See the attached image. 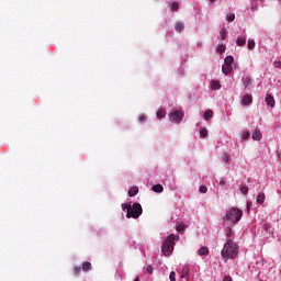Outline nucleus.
I'll return each instance as SVG.
<instances>
[{"instance_id": "22", "label": "nucleus", "mask_w": 281, "mask_h": 281, "mask_svg": "<svg viewBox=\"0 0 281 281\" xmlns=\"http://www.w3.org/2000/svg\"><path fill=\"white\" fill-rule=\"evenodd\" d=\"M234 19H236V15L234 13H228L226 16V20L228 21V23H232Z\"/></svg>"}, {"instance_id": "15", "label": "nucleus", "mask_w": 281, "mask_h": 281, "mask_svg": "<svg viewBox=\"0 0 281 281\" xmlns=\"http://www.w3.org/2000/svg\"><path fill=\"white\" fill-rule=\"evenodd\" d=\"M213 115H214V112L212 110H207L206 112H204L203 117L204 120L209 121V120H212Z\"/></svg>"}, {"instance_id": "27", "label": "nucleus", "mask_w": 281, "mask_h": 281, "mask_svg": "<svg viewBox=\"0 0 281 281\" xmlns=\"http://www.w3.org/2000/svg\"><path fill=\"white\" fill-rule=\"evenodd\" d=\"M241 194H248L249 193V188H247L246 186H243L239 188Z\"/></svg>"}, {"instance_id": "5", "label": "nucleus", "mask_w": 281, "mask_h": 281, "mask_svg": "<svg viewBox=\"0 0 281 281\" xmlns=\"http://www.w3.org/2000/svg\"><path fill=\"white\" fill-rule=\"evenodd\" d=\"M232 65H234V57L233 56H227L224 59V65L222 66V71L227 76L233 69Z\"/></svg>"}, {"instance_id": "8", "label": "nucleus", "mask_w": 281, "mask_h": 281, "mask_svg": "<svg viewBox=\"0 0 281 281\" xmlns=\"http://www.w3.org/2000/svg\"><path fill=\"white\" fill-rule=\"evenodd\" d=\"M265 102L267 106H270V109H273L276 106V99L271 94L266 95Z\"/></svg>"}, {"instance_id": "4", "label": "nucleus", "mask_w": 281, "mask_h": 281, "mask_svg": "<svg viewBox=\"0 0 281 281\" xmlns=\"http://www.w3.org/2000/svg\"><path fill=\"white\" fill-rule=\"evenodd\" d=\"M142 212H143L142 204L134 203L133 205L127 206L126 217L127 218H138L142 216Z\"/></svg>"}, {"instance_id": "12", "label": "nucleus", "mask_w": 281, "mask_h": 281, "mask_svg": "<svg viewBox=\"0 0 281 281\" xmlns=\"http://www.w3.org/2000/svg\"><path fill=\"white\" fill-rule=\"evenodd\" d=\"M211 89H213V91L221 89V82L216 80L211 81Z\"/></svg>"}, {"instance_id": "29", "label": "nucleus", "mask_w": 281, "mask_h": 281, "mask_svg": "<svg viewBox=\"0 0 281 281\" xmlns=\"http://www.w3.org/2000/svg\"><path fill=\"white\" fill-rule=\"evenodd\" d=\"M171 10H172V12H177V11L179 10V3L173 2V3L171 4Z\"/></svg>"}, {"instance_id": "35", "label": "nucleus", "mask_w": 281, "mask_h": 281, "mask_svg": "<svg viewBox=\"0 0 281 281\" xmlns=\"http://www.w3.org/2000/svg\"><path fill=\"white\" fill-rule=\"evenodd\" d=\"M243 137H244V139H249V133L248 132H244L243 133Z\"/></svg>"}, {"instance_id": "37", "label": "nucleus", "mask_w": 281, "mask_h": 281, "mask_svg": "<svg viewBox=\"0 0 281 281\" xmlns=\"http://www.w3.org/2000/svg\"><path fill=\"white\" fill-rule=\"evenodd\" d=\"M226 235H227L228 238H229V236H232V228H228V229L226 231Z\"/></svg>"}, {"instance_id": "25", "label": "nucleus", "mask_w": 281, "mask_h": 281, "mask_svg": "<svg viewBox=\"0 0 281 281\" xmlns=\"http://www.w3.org/2000/svg\"><path fill=\"white\" fill-rule=\"evenodd\" d=\"M225 45H223V44H221V45H218L217 46V52H218V54H225Z\"/></svg>"}, {"instance_id": "19", "label": "nucleus", "mask_w": 281, "mask_h": 281, "mask_svg": "<svg viewBox=\"0 0 281 281\" xmlns=\"http://www.w3.org/2000/svg\"><path fill=\"white\" fill-rule=\"evenodd\" d=\"M82 271H91V262H89V261L83 262Z\"/></svg>"}, {"instance_id": "40", "label": "nucleus", "mask_w": 281, "mask_h": 281, "mask_svg": "<svg viewBox=\"0 0 281 281\" xmlns=\"http://www.w3.org/2000/svg\"><path fill=\"white\" fill-rule=\"evenodd\" d=\"M138 120H139V122H144V120H146V116L140 115Z\"/></svg>"}, {"instance_id": "26", "label": "nucleus", "mask_w": 281, "mask_h": 281, "mask_svg": "<svg viewBox=\"0 0 281 281\" xmlns=\"http://www.w3.org/2000/svg\"><path fill=\"white\" fill-rule=\"evenodd\" d=\"M200 137L204 138V137H207V130L205 127H203L201 131H200Z\"/></svg>"}, {"instance_id": "17", "label": "nucleus", "mask_w": 281, "mask_h": 281, "mask_svg": "<svg viewBox=\"0 0 281 281\" xmlns=\"http://www.w3.org/2000/svg\"><path fill=\"white\" fill-rule=\"evenodd\" d=\"M184 27H186V26L183 25L182 22H178V23H176V25H175L176 32H183Z\"/></svg>"}, {"instance_id": "31", "label": "nucleus", "mask_w": 281, "mask_h": 281, "mask_svg": "<svg viewBox=\"0 0 281 281\" xmlns=\"http://www.w3.org/2000/svg\"><path fill=\"white\" fill-rule=\"evenodd\" d=\"M273 66L276 67V69H281V61L280 60L274 61Z\"/></svg>"}, {"instance_id": "7", "label": "nucleus", "mask_w": 281, "mask_h": 281, "mask_svg": "<svg viewBox=\"0 0 281 281\" xmlns=\"http://www.w3.org/2000/svg\"><path fill=\"white\" fill-rule=\"evenodd\" d=\"M252 103H254V99L249 94H245L240 102L241 106H249V104H252Z\"/></svg>"}, {"instance_id": "41", "label": "nucleus", "mask_w": 281, "mask_h": 281, "mask_svg": "<svg viewBox=\"0 0 281 281\" xmlns=\"http://www.w3.org/2000/svg\"><path fill=\"white\" fill-rule=\"evenodd\" d=\"M222 36H227V33H225V30L222 31Z\"/></svg>"}, {"instance_id": "13", "label": "nucleus", "mask_w": 281, "mask_h": 281, "mask_svg": "<svg viewBox=\"0 0 281 281\" xmlns=\"http://www.w3.org/2000/svg\"><path fill=\"white\" fill-rule=\"evenodd\" d=\"M153 192L161 193L164 192V186L161 184H155L151 187Z\"/></svg>"}, {"instance_id": "33", "label": "nucleus", "mask_w": 281, "mask_h": 281, "mask_svg": "<svg viewBox=\"0 0 281 281\" xmlns=\"http://www.w3.org/2000/svg\"><path fill=\"white\" fill-rule=\"evenodd\" d=\"M146 271H147V273H153V266L148 265L146 267Z\"/></svg>"}, {"instance_id": "39", "label": "nucleus", "mask_w": 281, "mask_h": 281, "mask_svg": "<svg viewBox=\"0 0 281 281\" xmlns=\"http://www.w3.org/2000/svg\"><path fill=\"white\" fill-rule=\"evenodd\" d=\"M223 281H232V277H229V276L224 277Z\"/></svg>"}, {"instance_id": "2", "label": "nucleus", "mask_w": 281, "mask_h": 281, "mask_svg": "<svg viewBox=\"0 0 281 281\" xmlns=\"http://www.w3.org/2000/svg\"><path fill=\"white\" fill-rule=\"evenodd\" d=\"M175 240H179V236L171 234L164 241L162 248H161L164 256H170L172 251H175Z\"/></svg>"}, {"instance_id": "32", "label": "nucleus", "mask_w": 281, "mask_h": 281, "mask_svg": "<svg viewBox=\"0 0 281 281\" xmlns=\"http://www.w3.org/2000/svg\"><path fill=\"white\" fill-rule=\"evenodd\" d=\"M220 186H221V188H225V186H227V182L225 181V179H221L220 180Z\"/></svg>"}, {"instance_id": "18", "label": "nucleus", "mask_w": 281, "mask_h": 281, "mask_svg": "<svg viewBox=\"0 0 281 281\" xmlns=\"http://www.w3.org/2000/svg\"><path fill=\"white\" fill-rule=\"evenodd\" d=\"M156 115L158 120H164L166 117V110H158Z\"/></svg>"}, {"instance_id": "38", "label": "nucleus", "mask_w": 281, "mask_h": 281, "mask_svg": "<svg viewBox=\"0 0 281 281\" xmlns=\"http://www.w3.org/2000/svg\"><path fill=\"white\" fill-rule=\"evenodd\" d=\"M122 210L125 212L126 210H128V205L122 204Z\"/></svg>"}, {"instance_id": "42", "label": "nucleus", "mask_w": 281, "mask_h": 281, "mask_svg": "<svg viewBox=\"0 0 281 281\" xmlns=\"http://www.w3.org/2000/svg\"><path fill=\"white\" fill-rule=\"evenodd\" d=\"M216 0H210L211 3H214Z\"/></svg>"}, {"instance_id": "20", "label": "nucleus", "mask_w": 281, "mask_h": 281, "mask_svg": "<svg viewBox=\"0 0 281 281\" xmlns=\"http://www.w3.org/2000/svg\"><path fill=\"white\" fill-rule=\"evenodd\" d=\"M245 43H247V40L245 37L237 38V45H239V47H243V45H245Z\"/></svg>"}, {"instance_id": "21", "label": "nucleus", "mask_w": 281, "mask_h": 281, "mask_svg": "<svg viewBox=\"0 0 281 281\" xmlns=\"http://www.w3.org/2000/svg\"><path fill=\"white\" fill-rule=\"evenodd\" d=\"M257 203H260L261 205L265 203V193L258 194Z\"/></svg>"}, {"instance_id": "1", "label": "nucleus", "mask_w": 281, "mask_h": 281, "mask_svg": "<svg viewBox=\"0 0 281 281\" xmlns=\"http://www.w3.org/2000/svg\"><path fill=\"white\" fill-rule=\"evenodd\" d=\"M221 255L224 262H227V260H236V256H238V244L234 243L232 239H228L224 244Z\"/></svg>"}, {"instance_id": "10", "label": "nucleus", "mask_w": 281, "mask_h": 281, "mask_svg": "<svg viewBox=\"0 0 281 281\" xmlns=\"http://www.w3.org/2000/svg\"><path fill=\"white\" fill-rule=\"evenodd\" d=\"M198 254L200 256H207L210 254V249H207V247L203 246L198 250Z\"/></svg>"}, {"instance_id": "43", "label": "nucleus", "mask_w": 281, "mask_h": 281, "mask_svg": "<svg viewBox=\"0 0 281 281\" xmlns=\"http://www.w3.org/2000/svg\"><path fill=\"white\" fill-rule=\"evenodd\" d=\"M134 281H139V279H138V278H136Z\"/></svg>"}, {"instance_id": "28", "label": "nucleus", "mask_w": 281, "mask_h": 281, "mask_svg": "<svg viewBox=\"0 0 281 281\" xmlns=\"http://www.w3.org/2000/svg\"><path fill=\"white\" fill-rule=\"evenodd\" d=\"M199 192H201V194H206V193H207V187L201 186V187L199 188Z\"/></svg>"}, {"instance_id": "34", "label": "nucleus", "mask_w": 281, "mask_h": 281, "mask_svg": "<svg viewBox=\"0 0 281 281\" xmlns=\"http://www.w3.org/2000/svg\"><path fill=\"white\" fill-rule=\"evenodd\" d=\"M80 271H81L80 268H78V267L74 268V273H75V276H78V273H79Z\"/></svg>"}, {"instance_id": "6", "label": "nucleus", "mask_w": 281, "mask_h": 281, "mask_svg": "<svg viewBox=\"0 0 281 281\" xmlns=\"http://www.w3.org/2000/svg\"><path fill=\"white\" fill-rule=\"evenodd\" d=\"M170 122L175 124H181V120H183V111L176 110L169 113Z\"/></svg>"}, {"instance_id": "14", "label": "nucleus", "mask_w": 281, "mask_h": 281, "mask_svg": "<svg viewBox=\"0 0 281 281\" xmlns=\"http://www.w3.org/2000/svg\"><path fill=\"white\" fill-rule=\"evenodd\" d=\"M138 192H139V188L133 187V188H131V189L128 190V196H135V195L138 194Z\"/></svg>"}, {"instance_id": "16", "label": "nucleus", "mask_w": 281, "mask_h": 281, "mask_svg": "<svg viewBox=\"0 0 281 281\" xmlns=\"http://www.w3.org/2000/svg\"><path fill=\"white\" fill-rule=\"evenodd\" d=\"M190 273V268L188 266H184L181 271V278H188Z\"/></svg>"}, {"instance_id": "23", "label": "nucleus", "mask_w": 281, "mask_h": 281, "mask_svg": "<svg viewBox=\"0 0 281 281\" xmlns=\"http://www.w3.org/2000/svg\"><path fill=\"white\" fill-rule=\"evenodd\" d=\"M256 42L254 40H248V49H255Z\"/></svg>"}, {"instance_id": "24", "label": "nucleus", "mask_w": 281, "mask_h": 281, "mask_svg": "<svg viewBox=\"0 0 281 281\" xmlns=\"http://www.w3.org/2000/svg\"><path fill=\"white\" fill-rule=\"evenodd\" d=\"M222 159L224 164H229V154L227 153L223 154Z\"/></svg>"}, {"instance_id": "3", "label": "nucleus", "mask_w": 281, "mask_h": 281, "mask_svg": "<svg viewBox=\"0 0 281 281\" xmlns=\"http://www.w3.org/2000/svg\"><path fill=\"white\" fill-rule=\"evenodd\" d=\"M243 218V211L238 207H232L226 211V215L223 217V221H229V223H238Z\"/></svg>"}, {"instance_id": "30", "label": "nucleus", "mask_w": 281, "mask_h": 281, "mask_svg": "<svg viewBox=\"0 0 281 281\" xmlns=\"http://www.w3.org/2000/svg\"><path fill=\"white\" fill-rule=\"evenodd\" d=\"M176 273L175 271H171L170 274H169V280L170 281H177V279L175 278Z\"/></svg>"}, {"instance_id": "9", "label": "nucleus", "mask_w": 281, "mask_h": 281, "mask_svg": "<svg viewBox=\"0 0 281 281\" xmlns=\"http://www.w3.org/2000/svg\"><path fill=\"white\" fill-rule=\"evenodd\" d=\"M252 139L255 142H260V139H262V133L260 132V130H255V132L252 133Z\"/></svg>"}, {"instance_id": "36", "label": "nucleus", "mask_w": 281, "mask_h": 281, "mask_svg": "<svg viewBox=\"0 0 281 281\" xmlns=\"http://www.w3.org/2000/svg\"><path fill=\"white\" fill-rule=\"evenodd\" d=\"M184 228H186V227H183V225L177 226V231H178V232H183Z\"/></svg>"}, {"instance_id": "11", "label": "nucleus", "mask_w": 281, "mask_h": 281, "mask_svg": "<svg viewBox=\"0 0 281 281\" xmlns=\"http://www.w3.org/2000/svg\"><path fill=\"white\" fill-rule=\"evenodd\" d=\"M243 82H244V87L246 89H249V87H251V77H245L243 78Z\"/></svg>"}]
</instances>
